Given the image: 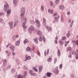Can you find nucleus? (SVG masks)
<instances>
[{"instance_id":"09e8293b","label":"nucleus","mask_w":78,"mask_h":78,"mask_svg":"<svg viewBox=\"0 0 78 78\" xmlns=\"http://www.w3.org/2000/svg\"><path fill=\"white\" fill-rule=\"evenodd\" d=\"M72 42H73V45H75V44H76L75 43V41H73Z\"/></svg>"},{"instance_id":"c9c22d12","label":"nucleus","mask_w":78,"mask_h":78,"mask_svg":"<svg viewBox=\"0 0 78 78\" xmlns=\"http://www.w3.org/2000/svg\"><path fill=\"white\" fill-rule=\"evenodd\" d=\"M18 23V21H15V23L14 24V27H15L17 25V23Z\"/></svg>"},{"instance_id":"f8f14e48","label":"nucleus","mask_w":78,"mask_h":78,"mask_svg":"<svg viewBox=\"0 0 78 78\" xmlns=\"http://www.w3.org/2000/svg\"><path fill=\"white\" fill-rule=\"evenodd\" d=\"M28 42H29V41L27 39H25L23 41V44L24 45H25L26 44H27V43Z\"/></svg>"},{"instance_id":"8fccbe9b","label":"nucleus","mask_w":78,"mask_h":78,"mask_svg":"<svg viewBox=\"0 0 78 78\" xmlns=\"http://www.w3.org/2000/svg\"><path fill=\"white\" fill-rule=\"evenodd\" d=\"M3 15H4V13H0V16H3Z\"/></svg>"},{"instance_id":"aec40b11","label":"nucleus","mask_w":78,"mask_h":78,"mask_svg":"<svg viewBox=\"0 0 78 78\" xmlns=\"http://www.w3.org/2000/svg\"><path fill=\"white\" fill-rule=\"evenodd\" d=\"M43 68V66H40L39 68V72H41L42 71V69Z\"/></svg>"},{"instance_id":"603ef678","label":"nucleus","mask_w":78,"mask_h":78,"mask_svg":"<svg viewBox=\"0 0 78 78\" xmlns=\"http://www.w3.org/2000/svg\"><path fill=\"white\" fill-rule=\"evenodd\" d=\"M37 55H39V56L40 55H41L40 52H39V51H38L37 52Z\"/></svg>"},{"instance_id":"0eeeda50","label":"nucleus","mask_w":78,"mask_h":78,"mask_svg":"<svg viewBox=\"0 0 78 78\" xmlns=\"http://www.w3.org/2000/svg\"><path fill=\"white\" fill-rule=\"evenodd\" d=\"M46 26V27L47 28L48 31H51V30H52V29H51V28L48 26Z\"/></svg>"},{"instance_id":"e433bc0d","label":"nucleus","mask_w":78,"mask_h":78,"mask_svg":"<svg viewBox=\"0 0 78 78\" xmlns=\"http://www.w3.org/2000/svg\"><path fill=\"white\" fill-rule=\"evenodd\" d=\"M23 16H24V13H22L20 14V17H21V18L23 17Z\"/></svg>"},{"instance_id":"39448f33","label":"nucleus","mask_w":78,"mask_h":78,"mask_svg":"<svg viewBox=\"0 0 78 78\" xmlns=\"http://www.w3.org/2000/svg\"><path fill=\"white\" fill-rule=\"evenodd\" d=\"M58 67H56V69L54 70V73H55L56 74H58V73H59V71L58 70Z\"/></svg>"},{"instance_id":"69168bd1","label":"nucleus","mask_w":78,"mask_h":78,"mask_svg":"<svg viewBox=\"0 0 78 78\" xmlns=\"http://www.w3.org/2000/svg\"><path fill=\"white\" fill-rule=\"evenodd\" d=\"M34 46H33L32 49V51H34Z\"/></svg>"},{"instance_id":"338daca9","label":"nucleus","mask_w":78,"mask_h":78,"mask_svg":"<svg viewBox=\"0 0 78 78\" xmlns=\"http://www.w3.org/2000/svg\"><path fill=\"white\" fill-rule=\"evenodd\" d=\"M76 59H78V55H76Z\"/></svg>"},{"instance_id":"4c0bfd02","label":"nucleus","mask_w":78,"mask_h":78,"mask_svg":"<svg viewBox=\"0 0 78 78\" xmlns=\"http://www.w3.org/2000/svg\"><path fill=\"white\" fill-rule=\"evenodd\" d=\"M51 58H49L48 60L47 61H48V62H50V61H51Z\"/></svg>"},{"instance_id":"ddd939ff","label":"nucleus","mask_w":78,"mask_h":78,"mask_svg":"<svg viewBox=\"0 0 78 78\" xmlns=\"http://www.w3.org/2000/svg\"><path fill=\"white\" fill-rule=\"evenodd\" d=\"M15 45L16 46H18L20 45V41H18L16 42L15 43Z\"/></svg>"},{"instance_id":"e2e57ef3","label":"nucleus","mask_w":78,"mask_h":78,"mask_svg":"<svg viewBox=\"0 0 78 78\" xmlns=\"http://www.w3.org/2000/svg\"><path fill=\"white\" fill-rule=\"evenodd\" d=\"M49 52V49H48V50L47 51V55H48Z\"/></svg>"},{"instance_id":"774afa93","label":"nucleus","mask_w":78,"mask_h":78,"mask_svg":"<svg viewBox=\"0 0 78 78\" xmlns=\"http://www.w3.org/2000/svg\"><path fill=\"white\" fill-rule=\"evenodd\" d=\"M55 43L57 44H58V41L57 40H55Z\"/></svg>"},{"instance_id":"f03ea898","label":"nucleus","mask_w":78,"mask_h":78,"mask_svg":"<svg viewBox=\"0 0 78 78\" xmlns=\"http://www.w3.org/2000/svg\"><path fill=\"white\" fill-rule=\"evenodd\" d=\"M4 10L5 11H6L7 10V9H9V5L8 3L6 2L4 6Z\"/></svg>"},{"instance_id":"a878e982","label":"nucleus","mask_w":78,"mask_h":78,"mask_svg":"<svg viewBox=\"0 0 78 78\" xmlns=\"http://www.w3.org/2000/svg\"><path fill=\"white\" fill-rule=\"evenodd\" d=\"M73 22H74V21L73 20L72 21V23L69 25V26L70 27H72Z\"/></svg>"},{"instance_id":"2f4dec72","label":"nucleus","mask_w":78,"mask_h":78,"mask_svg":"<svg viewBox=\"0 0 78 78\" xmlns=\"http://www.w3.org/2000/svg\"><path fill=\"white\" fill-rule=\"evenodd\" d=\"M35 22L36 23H37H37H40V22L38 20L35 19Z\"/></svg>"},{"instance_id":"b1692460","label":"nucleus","mask_w":78,"mask_h":78,"mask_svg":"<svg viewBox=\"0 0 78 78\" xmlns=\"http://www.w3.org/2000/svg\"><path fill=\"white\" fill-rule=\"evenodd\" d=\"M69 43V41H67L65 42V47H67V45Z\"/></svg>"},{"instance_id":"cd10ccee","label":"nucleus","mask_w":78,"mask_h":78,"mask_svg":"<svg viewBox=\"0 0 78 78\" xmlns=\"http://www.w3.org/2000/svg\"><path fill=\"white\" fill-rule=\"evenodd\" d=\"M46 75L48 77H50V75H51V74L50 73H47Z\"/></svg>"},{"instance_id":"37998d69","label":"nucleus","mask_w":78,"mask_h":78,"mask_svg":"<svg viewBox=\"0 0 78 78\" xmlns=\"http://www.w3.org/2000/svg\"><path fill=\"white\" fill-rule=\"evenodd\" d=\"M66 39V37H64L62 38V40H65V39Z\"/></svg>"},{"instance_id":"7c9ffc66","label":"nucleus","mask_w":78,"mask_h":78,"mask_svg":"<svg viewBox=\"0 0 78 78\" xmlns=\"http://www.w3.org/2000/svg\"><path fill=\"white\" fill-rule=\"evenodd\" d=\"M17 78H23V76L20 74L17 76Z\"/></svg>"},{"instance_id":"de8ad7c7","label":"nucleus","mask_w":78,"mask_h":78,"mask_svg":"<svg viewBox=\"0 0 78 78\" xmlns=\"http://www.w3.org/2000/svg\"><path fill=\"white\" fill-rule=\"evenodd\" d=\"M57 61V58H55L54 59V62H56Z\"/></svg>"},{"instance_id":"423d86ee","label":"nucleus","mask_w":78,"mask_h":78,"mask_svg":"<svg viewBox=\"0 0 78 78\" xmlns=\"http://www.w3.org/2000/svg\"><path fill=\"white\" fill-rule=\"evenodd\" d=\"M43 25H44V27H45V26H46V20L45 19V18H43Z\"/></svg>"},{"instance_id":"7ed1b4c3","label":"nucleus","mask_w":78,"mask_h":78,"mask_svg":"<svg viewBox=\"0 0 78 78\" xmlns=\"http://www.w3.org/2000/svg\"><path fill=\"white\" fill-rule=\"evenodd\" d=\"M34 30V27L33 26H31L28 29V31L30 34H31V33Z\"/></svg>"},{"instance_id":"f3484780","label":"nucleus","mask_w":78,"mask_h":78,"mask_svg":"<svg viewBox=\"0 0 78 78\" xmlns=\"http://www.w3.org/2000/svg\"><path fill=\"white\" fill-rule=\"evenodd\" d=\"M10 50H12V51H14V46H11L10 48Z\"/></svg>"},{"instance_id":"0e129e2a","label":"nucleus","mask_w":78,"mask_h":78,"mask_svg":"<svg viewBox=\"0 0 78 78\" xmlns=\"http://www.w3.org/2000/svg\"><path fill=\"white\" fill-rule=\"evenodd\" d=\"M9 43L6 46V48H8V47H9Z\"/></svg>"},{"instance_id":"ea45409f","label":"nucleus","mask_w":78,"mask_h":78,"mask_svg":"<svg viewBox=\"0 0 78 78\" xmlns=\"http://www.w3.org/2000/svg\"><path fill=\"white\" fill-rule=\"evenodd\" d=\"M50 5L51 6H53V2L51 1L50 2Z\"/></svg>"},{"instance_id":"a19ab883","label":"nucleus","mask_w":78,"mask_h":78,"mask_svg":"<svg viewBox=\"0 0 78 78\" xmlns=\"http://www.w3.org/2000/svg\"><path fill=\"white\" fill-rule=\"evenodd\" d=\"M42 40H43V38H42L41 37V36H40V38H39V41H42Z\"/></svg>"},{"instance_id":"49530a36","label":"nucleus","mask_w":78,"mask_h":78,"mask_svg":"<svg viewBox=\"0 0 78 78\" xmlns=\"http://www.w3.org/2000/svg\"><path fill=\"white\" fill-rule=\"evenodd\" d=\"M54 12V11L53 10H52L51 11V14H53Z\"/></svg>"},{"instance_id":"473e14b6","label":"nucleus","mask_w":78,"mask_h":78,"mask_svg":"<svg viewBox=\"0 0 78 78\" xmlns=\"http://www.w3.org/2000/svg\"><path fill=\"white\" fill-rule=\"evenodd\" d=\"M70 36V34L69 33H68L66 34V36L67 37H69Z\"/></svg>"},{"instance_id":"58836bf2","label":"nucleus","mask_w":78,"mask_h":78,"mask_svg":"<svg viewBox=\"0 0 78 78\" xmlns=\"http://www.w3.org/2000/svg\"><path fill=\"white\" fill-rule=\"evenodd\" d=\"M37 26L38 28H39L41 27V24L40 23L37 24Z\"/></svg>"},{"instance_id":"4d7b16f0","label":"nucleus","mask_w":78,"mask_h":78,"mask_svg":"<svg viewBox=\"0 0 78 78\" xmlns=\"http://www.w3.org/2000/svg\"><path fill=\"white\" fill-rule=\"evenodd\" d=\"M7 67L8 69V68H10L11 67V65H9V66H7Z\"/></svg>"},{"instance_id":"bf43d9fd","label":"nucleus","mask_w":78,"mask_h":78,"mask_svg":"<svg viewBox=\"0 0 78 78\" xmlns=\"http://www.w3.org/2000/svg\"><path fill=\"white\" fill-rule=\"evenodd\" d=\"M51 10H50V9H49L48 10V12H49V13H50V12H51Z\"/></svg>"},{"instance_id":"c85d7f7f","label":"nucleus","mask_w":78,"mask_h":78,"mask_svg":"<svg viewBox=\"0 0 78 78\" xmlns=\"http://www.w3.org/2000/svg\"><path fill=\"white\" fill-rule=\"evenodd\" d=\"M11 13V10H8L7 11V14H10Z\"/></svg>"},{"instance_id":"c03bdc74","label":"nucleus","mask_w":78,"mask_h":78,"mask_svg":"<svg viewBox=\"0 0 78 78\" xmlns=\"http://www.w3.org/2000/svg\"><path fill=\"white\" fill-rule=\"evenodd\" d=\"M76 54V51H73L72 52L73 55H75Z\"/></svg>"},{"instance_id":"6ab92c4d","label":"nucleus","mask_w":78,"mask_h":78,"mask_svg":"<svg viewBox=\"0 0 78 78\" xmlns=\"http://www.w3.org/2000/svg\"><path fill=\"white\" fill-rule=\"evenodd\" d=\"M37 33L40 36H41V35H42V32L40 30H38L37 32Z\"/></svg>"},{"instance_id":"9d476101","label":"nucleus","mask_w":78,"mask_h":78,"mask_svg":"<svg viewBox=\"0 0 78 78\" xmlns=\"http://www.w3.org/2000/svg\"><path fill=\"white\" fill-rule=\"evenodd\" d=\"M59 1L60 0H56L55 1V5H58L59 4Z\"/></svg>"},{"instance_id":"f257e3e1","label":"nucleus","mask_w":78,"mask_h":78,"mask_svg":"<svg viewBox=\"0 0 78 78\" xmlns=\"http://www.w3.org/2000/svg\"><path fill=\"white\" fill-rule=\"evenodd\" d=\"M22 23H23V27L24 29H26L27 28V26H25V23L27 22V18H24L22 19Z\"/></svg>"},{"instance_id":"dca6fc26","label":"nucleus","mask_w":78,"mask_h":78,"mask_svg":"<svg viewBox=\"0 0 78 78\" xmlns=\"http://www.w3.org/2000/svg\"><path fill=\"white\" fill-rule=\"evenodd\" d=\"M41 11H44V6L43 5H41Z\"/></svg>"},{"instance_id":"864d4df0","label":"nucleus","mask_w":78,"mask_h":78,"mask_svg":"<svg viewBox=\"0 0 78 78\" xmlns=\"http://www.w3.org/2000/svg\"><path fill=\"white\" fill-rule=\"evenodd\" d=\"M54 16H57V13H55L53 14Z\"/></svg>"},{"instance_id":"3c124183","label":"nucleus","mask_w":78,"mask_h":78,"mask_svg":"<svg viewBox=\"0 0 78 78\" xmlns=\"http://www.w3.org/2000/svg\"><path fill=\"white\" fill-rule=\"evenodd\" d=\"M30 23H33V21L31 20L30 21Z\"/></svg>"},{"instance_id":"a211bd4d","label":"nucleus","mask_w":78,"mask_h":78,"mask_svg":"<svg viewBox=\"0 0 78 78\" xmlns=\"http://www.w3.org/2000/svg\"><path fill=\"white\" fill-rule=\"evenodd\" d=\"M34 41L37 44H38V41H37V38L34 39Z\"/></svg>"},{"instance_id":"6e6d98bb","label":"nucleus","mask_w":78,"mask_h":78,"mask_svg":"<svg viewBox=\"0 0 78 78\" xmlns=\"http://www.w3.org/2000/svg\"><path fill=\"white\" fill-rule=\"evenodd\" d=\"M62 64H61L59 66V68L60 69H62Z\"/></svg>"},{"instance_id":"c756f323","label":"nucleus","mask_w":78,"mask_h":78,"mask_svg":"<svg viewBox=\"0 0 78 78\" xmlns=\"http://www.w3.org/2000/svg\"><path fill=\"white\" fill-rule=\"evenodd\" d=\"M16 70L15 69L12 68L11 70V72L12 73H14L16 72Z\"/></svg>"},{"instance_id":"4468645a","label":"nucleus","mask_w":78,"mask_h":78,"mask_svg":"<svg viewBox=\"0 0 78 78\" xmlns=\"http://www.w3.org/2000/svg\"><path fill=\"white\" fill-rule=\"evenodd\" d=\"M21 12L23 13H25V8L23 7L21 9Z\"/></svg>"},{"instance_id":"a18cd8bd","label":"nucleus","mask_w":78,"mask_h":78,"mask_svg":"<svg viewBox=\"0 0 78 78\" xmlns=\"http://www.w3.org/2000/svg\"><path fill=\"white\" fill-rule=\"evenodd\" d=\"M75 43L76 45H78V40L76 41H75Z\"/></svg>"},{"instance_id":"5fc2aeb1","label":"nucleus","mask_w":78,"mask_h":78,"mask_svg":"<svg viewBox=\"0 0 78 78\" xmlns=\"http://www.w3.org/2000/svg\"><path fill=\"white\" fill-rule=\"evenodd\" d=\"M23 69H27V67L25 65H24L23 66Z\"/></svg>"},{"instance_id":"72a5a7b5","label":"nucleus","mask_w":78,"mask_h":78,"mask_svg":"<svg viewBox=\"0 0 78 78\" xmlns=\"http://www.w3.org/2000/svg\"><path fill=\"white\" fill-rule=\"evenodd\" d=\"M30 47H28L26 49V50L27 51H30Z\"/></svg>"},{"instance_id":"20e7f679","label":"nucleus","mask_w":78,"mask_h":78,"mask_svg":"<svg viewBox=\"0 0 78 78\" xmlns=\"http://www.w3.org/2000/svg\"><path fill=\"white\" fill-rule=\"evenodd\" d=\"M9 25L10 29H12L13 27V23L12 22H9Z\"/></svg>"},{"instance_id":"79ce46f5","label":"nucleus","mask_w":78,"mask_h":78,"mask_svg":"<svg viewBox=\"0 0 78 78\" xmlns=\"http://www.w3.org/2000/svg\"><path fill=\"white\" fill-rule=\"evenodd\" d=\"M27 72H24V76H26L27 75Z\"/></svg>"},{"instance_id":"393cba45","label":"nucleus","mask_w":78,"mask_h":78,"mask_svg":"<svg viewBox=\"0 0 78 78\" xmlns=\"http://www.w3.org/2000/svg\"><path fill=\"white\" fill-rule=\"evenodd\" d=\"M26 58L27 60H28V59L30 60L31 59V57L30 56H26Z\"/></svg>"},{"instance_id":"680f3d73","label":"nucleus","mask_w":78,"mask_h":78,"mask_svg":"<svg viewBox=\"0 0 78 78\" xmlns=\"http://www.w3.org/2000/svg\"><path fill=\"white\" fill-rule=\"evenodd\" d=\"M61 22H63L64 21V19L62 18H61Z\"/></svg>"},{"instance_id":"bb28decb","label":"nucleus","mask_w":78,"mask_h":78,"mask_svg":"<svg viewBox=\"0 0 78 78\" xmlns=\"http://www.w3.org/2000/svg\"><path fill=\"white\" fill-rule=\"evenodd\" d=\"M59 42L60 43L61 45H63L64 44V42L62 41L59 40Z\"/></svg>"},{"instance_id":"13d9d810","label":"nucleus","mask_w":78,"mask_h":78,"mask_svg":"<svg viewBox=\"0 0 78 78\" xmlns=\"http://www.w3.org/2000/svg\"><path fill=\"white\" fill-rule=\"evenodd\" d=\"M12 55H16V54H15V53H14L13 51L12 52Z\"/></svg>"},{"instance_id":"5701e85b","label":"nucleus","mask_w":78,"mask_h":78,"mask_svg":"<svg viewBox=\"0 0 78 78\" xmlns=\"http://www.w3.org/2000/svg\"><path fill=\"white\" fill-rule=\"evenodd\" d=\"M71 50L72 48L70 47H68L66 48V51H70Z\"/></svg>"},{"instance_id":"2eb2a0df","label":"nucleus","mask_w":78,"mask_h":78,"mask_svg":"<svg viewBox=\"0 0 78 78\" xmlns=\"http://www.w3.org/2000/svg\"><path fill=\"white\" fill-rule=\"evenodd\" d=\"M60 9H61V10H64V5H61L60 7Z\"/></svg>"},{"instance_id":"412c9836","label":"nucleus","mask_w":78,"mask_h":78,"mask_svg":"<svg viewBox=\"0 0 78 78\" xmlns=\"http://www.w3.org/2000/svg\"><path fill=\"white\" fill-rule=\"evenodd\" d=\"M13 2L14 5H16L17 3L19 0H13Z\"/></svg>"},{"instance_id":"9b49d317","label":"nucleus","mask_w":78,"mask_h":78,"mask_svg":"<svg viewBox=\"0 0 78 78\" xmlns=\"http://www.w3.org/2000/svg\"><path fill=\"white\" fill-rule=\"evenodd\" d=\"M6 64H7V60L6 59H5L3 62V66H6Z\"/></svg>"},{"instance_id":"f704fd0d","label":"nucleus","mask_w":78,"mask_h":78,"mask_svg":"<svg viewBox=\"0 0 78 78\" xmlns=\"http://www.w3.org/2000/svg\"><path fill=\"white\" fill-rule=\"evenodd\" d=\"M4 22V20H3L2 19V18H0V22H1L2 23H3V22Z\"/></svg>"},{"instance_id":"1a4fd4ad","label":"nucleus","mask_w":78,"mask_h":78,"mask_svg":"<svg viewBox=\"0 0 78 78\" xmlns=\"http://www.w3.org/2000/svg\"><path fill=\"white\" fill-rule=\"evenodd\" d=\"M29 73L30 75H32L33 76H36V74L33 73V71L31 70L30 71Z\"/></svg>"},{"instance_id":"4be33fe9","label":"nucleus","mask_w":78,"mask_h":78,"mask_svg":"<svg viewBox=\"0 0 78 78\" xmlns=\"http://www.w3.org/2000/svg\"><path fill=\"white\" fill-rule=\"evenodd\" d=\"M57 53L58 56H61V53L60 52V50L59 49L58 50Z\"/></svg>"},{"instance_id":"6e6552de","label":"nucleus","mask_w":78,"mask_h":78,"mask_svg":"<svg viewBox=\"0 0 78 78\" xmlns=\"http://www.w3.org/2000/svg\"><path fill=\"white\" fill-rule=\"evenodd\" d=\"M59 17H60V16H59V15H58V17H55V20L56 22H58V19H59Z\"/></svg>"},{"instance_id":"052dcab7","label":"nucleus","mask_w":78,"mask_h":78,"mask_svg":"<svg viewBox=\"0 0 78 78\" xmlns=\"http://www.w3.org/2000/svg\"><path fill=\"white\" fill-rule=\"evenodd\" d=\"M70 12H67V15H70Z\"/></svg>"}]
</instances>
